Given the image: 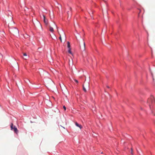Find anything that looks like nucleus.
<instances>
[{
    "instance_id": "1",
    "label": "nucleus",
    "mask_w": 155,
    "mask_h": 155,
    "mask_svg": "<svg viewBox=\"0 0 155 155\" xmlns=\"http://www.w3.org/2000/svg\"><path fill=\"white\" fill-rule=\"evenodd\" d=\"M147 103L152 112L154 113L155 112V98L153 96H150L147 100ZM154 115H155V114Z\"/></svg>"
},
{
    "instance_id": "2",
    "label": "nucleus",
    "mask_w": 155,
    "mask_h": 155,
    "mask_svg": "<svg viewBox=\"0 0 155 155\" xmlns=\"http://www.w3.org/2000/svg\"><path fill=\"white\" fill-rule=\"evenodd\" d=\"M11 128V130L14 131L15 133V136L17 137L18 136V130L16 126L14 125L13 124L12 122H11L10 125Z\"/></svg>"
},
{
    "instance_id": "3",
    "label": "nucleus",
    "mask_w": 155,
    "mask_h": 155,
    "mask_svg": "<svg viewBox=\"0 0 155 155\" xmlns=\"http://www.w3.org/2000/svg\"><path fill=\"white\" fill-rule=\"evenodd\" d=\"M12 31L14 35L16 36V35H17L18 34V35L19 36V30L16 27H13V28L12 29Z\"/></svg>"
},
{
    "instance_id": "4",
    "label": "nucleus",
    "mask_w": 155,
    "mask_h": 155,
    "mask_svg": "<svg viewBox=\"0 0 155 155\" xmlns=\"http://www.w3.org/2000/svg\"><path fill=\"white\" fill-rule=\"evenodd\" d=\"M83 87L84 91L85 92H87V90H88L89 88V84L88 83H84Z\"/></svg>"
},
{
    "instance_id": "5",
    "label": "nucleus",
    "mask_w": 155,
    "mask_h": 155,
    "mask_svg": "<svg viewBox=\"0 0 155 155\" xmlns=\"http://www.w3.org/2000/svg\"><path fill=\"white\" fill-rule=\"evenodd\" d=\"M60 87L62 89V91H64V92H65L67 93V90L66 88V87L65 86V85L63 84H62L61 85L60 84Z\"/></svg>"
},
{
    "instance_id": "6",
    "label": "nucleus",
    "mask_w": 155,
    "mask_h": 155,
    "mask_svg": "<svg viewBox=\"0 0 155 155\" xmlns=\"http://www.w3.org/2000/svg\"><path fill=\"white\" fill-rule=\"evenodd\" d=\"M80 49L82 51H84L85 50V43L84 42L80 45Z\"/></svg>"
},
{
    "instance_id": "7",
    "label": "nucleus",
    "mask_w": 155,
    "mask_h": 155,
    "mask_svg": "<svg viewBox=\"0 0 155 155\" xmlns=\"http://www.w3.org/2000/svg\"><path fill=\"white\" fill-rule=\"evenodd\" d=\"M67 13L68 15V18H69V17L71 18L72 14L71 8H69V10L67 11Z\"/></svg>"
},
{
    "instance_id": "8",
    "label": "nucleus",
    "mask_w": 155,
    "mask_h": 155,
    "mask_svg": "<svg viewBox=\"0 0 155 155\" xmlns=\"http://www.w3.org/2000/svg\"><path fill=\"white\" fill-rule=\"evenodd\" d=\"M75 124L77 127L80 128V129H81L82 128V126L81 125L78 124L76 122H75Z\"/></svg>"
},
{
    "instance_id": "9",
    "label": "nucleus",
    "mask_w": 155,
    "mask_h": 155,
    "mask_svg": "<svg viewBox=\"0 0 155 155\" xmlns=\"http://www.w3.org/2000/svg\"><path fill=\"white\" fill-rule=\"evenodd\" d=\"M43 16L44 18V22L45 24L47 25L48 23V21L46 20L45 16L43 15Z\"/></svg>"
},
{
    "instance_id": "10",
    "label": "nucleus",
    "mask_w": 155,
    "mask_h": 155,
    "mask_svg": "<svg viewBox=\"0 0 155 155\" xmlns=\"http://www.w3.org/2000/svg\"><path fill=\"white\" fill-rule=\"evenodd\" d=\"M23 56H24V57H23V58L25 59H26L28 58V56L26 53H23Z\"/></svg>"
},
{
    "instance_id": "11",
    "label": "nucleus",
    "mask_w": 155,
    "mask_h": 155,
    "mask_svg": "<svg viewBox=\"0 0 155 155\" xmlns=\"http://www.w3.org/2000/svg\"><path fill=\"white\" fill-rule=\"evenodd\" d=\"M49 31L51 32H53V31H54L53 28L52 27H51L50 26L49 27Z\"/></svg>"
},
{
    "instance_id": "12",
    "label": "nucleus",
    "mask_w": 155,
    "mask_h": 155,
    "mask_svg": "<svg viewBox=\"0 0 155 155\" xmlns=\"http://www.w3.org/2000/svg\"><path fill=\"white\" fill-rule=\"evenodd\" d=\"M67 44H68L67 46H68V48H70V42H69L68 41L67 42Z\"/></svg>"
},
{
    "instance_id": "13",
    "label": "nucleus",
    "mask_w": 155,
    "mask_h": 155,
    "mask_svg": "<svg viewBox=\"0 0 155 155\" xmlns=\"http://www.w3.org/2000/svg\"><path fill=\"white\" fill-rule=\"evenodd\" d=\"M73 63H72V60L71 59V61L69 60V65H72Z\"/></svg>"
},
{
    "instance_id": "14",
    "label": "nucleus",
    "mask_w": 155,
    "mask_h": 155,
    "mask_svg": "<svg viewBox=\"0 0 155 155\" xmlns=\"http://www.w3.org/2000/svg\"><path fill=\"white\" fill-rule=\"evenodd\" d=\"M3 58V55L2 54L0 53V58L2 59Z\"/></svg>"
},
{
    "instance_id": "15",
    "label": "nucleus",
    "mask_w": 155,
    "mask_h": 155,
    "mask_svg": "<svg viewBox=\"0 0 155 155\" xmlns=\"http://www.w3.org/2000/svg\"><path fill=\"white\" fill-rule=\"evenodd\" d=\"M68 52L69 53L71 54V48H69V50H68Z\"/></svg>"
},
{
    "instance_id": "16",
    "label": "nucleus",
    "mask_w": 155,
    "mask_h": 155,
    "mask_svg": "<svg viewBox=\"0 0 155 155\" xmlns=\"http://www.w3.org/2000/svg\"><path fill=\"white\" fill-rule=\"evenodd\" d=\"M59 34L60 35L59 39H60L61 42H62V39H61V35Z\"/></svg>"
},
{
    "instance_id": "17",
    "label": "nucleus",
    "mask_w": 155,
    "mask_h": 155,
    "mask_svg": "<svg viewBox=\"0 0 155 155\" xmlns=\"http://www.w3.org/2000/svg\"><path fill=\"white\" fill-rule=\"evenodd\" d=\"M63 107V108L64 109V110H66V107H65V106H64Z\"/></svg>"
},
{
    "instance_id": "18",
    "label": "nucleus",
    "mask_w": 155,
    "mask_h": 155,
    "mask_svg": "<svg viewBox=\"0 0 155 155\" xmlns=\"http://www.w3.org/2000/svg\"><path fill=\"white\" fill-rule=\"evenodd\" d=\"M74 81L76 82L77 83H78V81L76 79H74Z\"/></svg>"
},
{
    "instance_id": "19",
    "label": "nucleus",
    "mask_w": 155,
    "mask_h": 155,
    "mask_svg": "<svg viewBox=\"0 0 155 155\" xmlns=\"http://www.w3.org/2000/svg\"><path fill=\"white\" fill-rule=\"evenodd\" d=\"M133 149H132V148H131V154H133Z\"/></svg>"
},
{
    "instance_id": "20",
    "label": "nucleus",
    "mask_w": 155,
    "mask_h": 155,
    "mask_svg": "<svg viewBox=\"0 0 155 155\" xmlns=\"http://www.w3.org/2000/svg\"><path fill=\"white\" fill-rule=\"evenodd\" d=\"M63 37L64 38H65V35L64 34L63 36Z\"/></svg>"
},
{
    "instance_id": "21",
    "label": "nucleus",
    "mask_w": 155,
    "mask_h": 155,
    "mask_svg": "<svg viewBox=\"0 0 155 155\" xmlns=\"http://www.w3.org/2000/svg\"><path fill=\"white\" fill-rule=\"evenodd\" d=\"M53 38H56V36L55 35H54V36L53 37Z\"/></svg>"
},
{
    "instance_id": "22",
    "label": "nucleus",
    "mask_w": 155,
    "mask_h": 155,
    "mask_svg": "<svg viewBox=\"0 0 155 155\" xmlns=\"http://www.w3.org/2000/svg\"><path fill=\"white\" fill-rule=\"evenodd\" d=\"M17 64H18V70H19V65H18V63H17Z\"/></svg>"
},
{
    "instance_id": "23",
    "label": "nucleus",
    "mask_w": 155,
    "mask_h": 155,
    "mask_svg": "<svg viewBox=\"0 0 155 155\" xmlns=\"http://www.w3.org/2000/svg\"><path fill=\"white\" fill-rule=\"evenodd\" d=\"M107 87L108 88H109V86H107Z\"/></svg>"
},
{
    "instance_id": "24",
    "label": "nucleus",
    "mask_w": 155,
    "mask_h": 155,
    "mask_svg": "<svg viewBox=\"0 0 155 155\" xmlns=\"http://www.w3.org/2000/svg\"><path fill=\"white\" fill-rule=\"evenodd\" d=\"M51 38H52L53 39H54V38H52V37H51Z\"/></svg>"
},
{
    "instance_id": "25",
    "label": "nucleus",
    "mask_w": 155,
    "mask_h": 155,
    "mask_svg": "<svg viewBox=\"0 0 155 155\" xmlns=\"http://www.w3.org/2000/svg\"><path fill=\"white\" fill-rule=\"evenodd\" d=\"M153 80H154V78H153Z\"/></svg>"
},
{
    "instance_id": "26",
    "label": "nucleus",
    "mask_w": 155,
    "mask_h": 155,
    "mask_svg": "<svg viewBox=\"0 0 155 155\" xmlns=\"http://www.w3.org/2000/svg\"><path fill=\"white\" fill-rule=\"evenodd\" d=\"M3 32L4 33H5V32H4V31H3Z\"/></svg>"
}]
</instances>
